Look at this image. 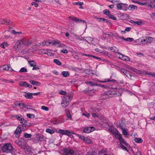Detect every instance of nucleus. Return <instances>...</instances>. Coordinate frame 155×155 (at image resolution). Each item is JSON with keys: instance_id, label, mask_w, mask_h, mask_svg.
<instances>
[{"instance_id": "nucleus-8", "label": "nucleus", "mask_w": 155, "mask_h": 155, "mask_svg": "<svg viewBox=\"0 0 155 155\" xmlns=\"http://www.w3.org/2000/svg\"><path fill=\"white\" fill-rule=\"evenodd\" d=\"M14 117L16 118L19 120L20 123L21 124H26L27 123L26 120L25 119L23 116L20 114H17Z\"/></svg>"}, {"instance_id": "nucleus-41", "label": "nucleus", "mask_w": 155, "mask_h": 155, "mask_svg": "<svg viewBox=\"0 0 155 155\" xmlns=\"http://www.w3.org/2000/svg\"><path fill=\"white\" fill-rule=\"evenodd\" d=\"M24 136L25 137L27 138H31L32 136V135L31 134H28L27 133H25L24 134Z\"/></svg>"}, {"instance_id": "nucleus-13", "label": "nucleus", "mask_w": 155, "mask_h": 155, "mask_svg": "<svg viewBox=\"0 0 155 155\" xmlns=\"http://www.w3.org/2000/svg\"><path fill=\"white\" fill-rule=\"evenodd\" d=\"M117 53L120 55V56L119 58L124 61H128L130 60V58L128 57L124 56L122 54H121L119 52H117Z\"/></svg>"}, {"instance_id": "nucleus-64", "label": "nucleus", "mask_w": 155, "mask_h": 155, "mask_svg": "<svg viewBox=\"0 0 155 155\" xmlns=\"http://www.w3.org/2000/svg\"><path fill=\"white\" fill-rule=\"evenodd\" d=\"M8 71H13V70L12 69V68L11 67V65L10 64H9L8 65Z\"/></svg>"}, {"instance_id": "nucleus-60", "label": "nucleus", "mask_w": 155, "mask_h": 155, "mask_svg": "<svg viewBox=\"0 0 155 155\" xmlns=\"http://www.w3.org/2000/svg\"><path fill=\"white\" fill-rule=\"evenodd\" d=\"M79 138H80L81 140H82L84 141H85V139L86 138V137H85L84 136H79Z\"/></svg>"}, {"instance_id": "nucleus-58", "label": "nucleus", "mask_w": 155, "mask_h": 155, "mask_svg": "<svg viewBox=\"0 0 155 155\" xmlns=\"http://www.w3.org/2000/svg\"><path fill=\"white\" fill-rule=\"evenodd\" d=\"M106 35H107L108 36H109V37H111V36H112L113 35V34L112 33V32H110V34H107L105 33H103V36H104V35L105 36Z\"/></svg>"}, {"instance_id": "nucleus-18", "label": "nucleus", "mask_w": 155, "mask_h": 155, "mask_svg": "<svg viewBox=\"0 0 155 155\" xmlns=\"http://www.w3.org/2000/svg\"><path fill=\"white\" fill-rule=\"evenodd\" d=\"M32 93H28L25 94L24 96L27 99H31L33 98Z\"/></svg>"}, {"instance_id": "nucleus-57", "label": "nucleus", "mask_w": 155, "mask_h": 155, "mask_svg": "<svg viewBox=\"0 0 155 155\" xmlns=\"http://www.w3.org/2000/svg\"><path fill=\"white\" fill-rule=\"evenodd\" d=\"M74 37L76 38L78 40H79L80 39V38L81 36L78 35L76 34H73Z\"/></svg>"}, {"instance_id": "nucleus-20", "label": "nucleus", "mask_w": 155, "mask_h": 155, "mask_svg": "<svg viewBox=\"0 0 155 155\" xmlns=\"http://www.w3.org/2000/svg\"><path fill=\"white\" fill-rule=\"evenodd\" d=\"M85 83L86 84H89L91 86H92V87L94 86H97V84L96 82H93L91 81L86 82Z\"/></svg>"}, {"instance_id": "nucleus-29", "label": "nucleus", "mask_w": 155, "mask_h": 155, "mask_svg": "<svg viewBox=\"0 0 155 155\" xmlns=\"http://www.w3.org/2000/svg\"><path fill=\"white\" fill-rule=\"evenodd\" d=\"M62 75L64 77H67L69 75V73L66 71H63L61 73Z\"/></svg>"}, {"instance_id": "nucleus-56", "label": "nucleus", "mask_w": 155, "mask_h": 155, "mask_svg": "<svg viewBox=\"0 0 155 155\" xmlns=\"http://www.w3.org/2000/svg\"><path fill=\"white\" fill-rule=\"evenodd\" d=\"M19 106H22L23 107H26L27 105H25V104L24 103H19L18 104Z\"/></svg>"}, {"instance_id": "nucleus-26", "label": "nucleus", "mask_w": 155, "mask_h": 155, "mask_svg": "<svg viewBox=\"0 0 155 155\" xmlns=\"http://www.w3.org/2000/svg\"><path fill=\"white\" fill-rule=\"evenodd\" d=\"M97 86H99L101 87H103L104 88H110V86L109 85H106L102 84H97Z\"/></svg>"}, {"instance_id": "nucleus-12", "label": "nucleus", "mask_w": 155, "mask_h": 155, "mask_svg": "<svg viewBox=\"0 0 155 155\" xmlns=\"http://www.w3.org/2000/svg\"><path fill=\"white\" fill-rule=\"evenodd\" d=\"M98 82L101 83H106L107 82H110V83L111 84L112 82L115 83L116 82V80L115 79H112L111 78H106L104 80V81H98Z\"/></svg>"}, {"instance_id": "nucleus-44", "label": "nucleus", "mask_w": 155, "mask_h": 155, "mask_svg": "<svg viewBox=\"0 0 155 155\" xmlns=\"http://www.w3.org/2000/svg\"><path fill=\"white\" fill-rule=\"evenodd\" d=\"M8 64H5L2 66V68L4 70L8 71Z\"/></svg>"}, {"instance_id": "nucleus-32", "label": "nucleus", "mask_w": 155, "mask_h": 155, "mask_svg": "<svg viewBox=\"0 0 155 155\" xmlns=\"http://www.w3.org/2000/svg\"><path fill=\"white\" fill-rule=\"evenodd\" d=\"M46 131L48 133L51 134H53L54 133V131L53 130H51L50 129L48 128L46 129Z\"/></svg>"}, {"instance_id": "nucleus-47", "label": "nucleus", "mask_w": 155, "mask_h": 155, "mask_svg": "<svg viewBox=\"0 0 155 155\" xmlns=\"http://www.w3.org/2000/svg\"><path fill=\"white\" fill-rule=\"evenodd\" d=\"M27 117L29 118H34L35 117V115L33 114H27Z\"/></svg>"}, {"instance_id": "nucleus-52", "label": "nucleus", "mask_w": 155, "mask_h": 155, "mask_svg": "<svg viewBox=\"0 0 155 155\" xmlns=\"http://www.w3.org/2000/svg\"><path fill=\"white\" fill-rule=\"evenodd\" d=\"M15 142L19 146H21L22 145V143L21 141L19 140H15Z\"/></svg>"}, {"instance_id": "nucleus-45", "label": "nucleus", "mask_w": 155, "mask_h": 155, "mask_svg": "<svg viewBox=\"0 0 155 155\" xmlns=\"http://www.w3.org/2000/svg\"><path fill=\"white\" fill-rule=\"evenodd\" d=\"M106 151H107L106 150L103 149L99 151L98 152V153L100 154H102L105 153L106 152Z\"/></svg>"}, {"instance_id": "nucleus-27", "label": "nucleus", "mask_w": 155, "mask_h": 155, "mask_svg": "<svg viewBox=\"0 0 155 155\" xmlns=\"http://www.w3.org/2000/svg\"><path fill=\"white\" fill-rule=\"evenodd\" d=\"M92 131L91 128L86 127L84 130V132L86 133H89Z\"/></svg>"}, {"instance_id": "nucleus-16", "label": "nucleus", "mask_w": 155, "mask_h": 155, "mask_svg": "<svg viewBox=\"0 0 155 155\" xmlns=\"http://www.w3.org/2000/svg\"><path fill=\"white\" fill-rule=\"evenodd\" d=\"M29 82L31 84L34 85L39 86L41 84V83L40 82L36 81L31 80Z\"/></svg>"}, {"instance_id": "nucleus-49", "label": "nucleus", "mask_w": 155, "mask_h": 155, "mask_svg": "<svg viewBox=\"0 0 155 155\" xmlns=\"http://www.w3.org/2000/svg\"><path fill=\"white\" fill-rule=\"evenodd\" d=\"M134 40V39L132 38H126V39L125 40V41H132Z\"/></svg>"}, {"instance_id": "nucleus-14", "label": "nucleus", "mask_w": 155, "mask_h": 155, "mask_svg": "<svg viewBox=\"0 0 155 155\" xmlns=\"http://www.w3.org/2000/svg\"><path fill=\"white\" fill-rule=\"evenodd\" d=\"M147 3L150 4L149 5V7H155V0H147Z\"/></svg>"}, {"instance_id": "nucleus-19", "label": "nucleus", "mask_w": 155, "mask_h": 155, "mask_svg": "<svg viewBox=\"0 0 155 155\" xmlns=\"http://www.w3.org/2000/svg\"><path fill=\"white\" fill-rule=\"evenodd\" d=\"M139 40L140 41L141 43L142 44H145L147 43L146 37H143L142 38L139 39Z\"/></svg>"}, {"instance_id": "nucleus-61", "label": "nucleus", "mask_w": 155, "mask_h": 155, "mask_svg": "<svg viewBox=\"0 0 155 155\" xmlns=\"http://www.w3.org/2000/svg\"><path fill=\"white\" fill-rule=\"evenodd\" d=\"M31 5H34L36 7H37L38 6V4L35 2H32L31 3Z\"/></svg>"}, {"instance_id": "nucleus-23", "label": "nucleus", "mask_w": 155, "mask_h": 155, "mask_svg": "<svg viewBox=\"0 0 155 155\" xmlns=\"http://www.w3.org/2000/svg\"><path fill=\"white\" fill-rule=\"evenodd\" d=\"M44 138V136L43 135H38L37 136L36 139L37 140L42 141Z\"/></svg>"}, {"instance_id": "nucleus-39", "label": "nucleus", "mask_w": 155, "mask_h": 155, "mask_svg": "<svg viewBox=\"0 0 155 155\" xmlns=\"http://www.w3.org/2000/svg\"><path fill=\"white\" fill-rule=\"evenodd\" d=\"M21 72H25L27 71V69L25 67H23L20 69L19 71Z\"/></svg>"}, {"instance_id": "nucleus-2", "label": "nucleus", "mask_w": 155, "mask_h": 155, "mask_svg": "<svg viewBox=\"0 0 155 155\" xmlns=\"http://www.w3.org/2000/svg\"><path fill=\"white\" fill-rule=\"evenodd\" d=\"M2 150L3 152L10 153L12 155H15L16 151L10 143H6L3 146Z\"/></svg>"}, {"instance_id": "nucleus-1", "label": "nucleus", "mask_w": 155, "mask_h": 155, "mask_svg": "<svg viewBox=\"0 0 155 155\" xmlns=\"http://www.w3.org/2000/svg\"><path fill=\"white\" fill-rule=\"evenodd\" d=\"M121 95V93L118 91L116 90L113 91H109L102 94L101 98L102 99H105L110 97H112L113 96H120Z\"/></svg>"}, {"instance_id": "nucleus-4", "label": "nucleus", "mask_w": 155, "mask_h": 155, "mask_svg": "<svg viewBox=\"0 0 155 155\" xmlns=\"http://www.w3.org/2000/svg\"><path fill=\"white\" fill-rule=\"evenodd\" d=\"M119 69H120L121 72L123 73L127 78H130V79L132 80L133 78L134 77V76L132 73L130 72L126 69L124 68L120 69V68H119Z\"/></svg>"}, {"instance_id": "nucleus-59", "label": "nucleus", "mask_w": 155, "mask_h": 155, "mask_svg": "<svg viewBox=\"0 0 155 155\" xmlns=\"http://www.w3.org/2000/svg\"><path fill=\"white\" fill-rule=\"evenodd\" d=\"M93 90V89L92 90H90L89 89H86V90H85L84 91V93L86 94L87 93H88L89 91H92Z\"/></svg>"}, {"instance_id": "nucleus-51", "label": "nucleus", "mask_w": 155, "mask_h": 155, "mask_svg": "<svg viewBox=\"0 0 155 155\" xmlns=\"http://www.w3.org/2000/svg\"><path fill=\"white\" fill-rule=\"evenodd\" d=\"M123 8L122 10H127V5L123 3Z\"/></svg>"}, {"instance_id": "nucleus-10", "label": "nucleus", "mask_w": 155, "mask_h": 155, "mask_svg": "<svg viewBox=\"0 0 155 155\" xmlns=\"http://www.w3.org/2000/svg\"><path fill=\"white\" fill-rule=\"evenodd\" d=\"M68 18L72 21L76 22L77 23H79L81 22L85 23V21L84 20H82L81 19L78 18L76 17H72L69 16Z\"/></svg>"}, {"instance_id": "nucleus-43", "label": "nucleus", "mask_w": 155, "mask_h": 155, "mask_svg": "<svg viewBox=\"0 0 155 155\" xmlns=\"http://www.w3.org/2000/svg\"><path fill=\"white\" fill-rule=\"evenodd\" d=\"M103 13L106 15H107L108 16L109 15H110L109 11L108 9H105L103 11Z\"/></svg>"}, {"instance_id": "nucleus-42", "label": "nucleus", "mask_w": 155, "mask_h": 155, "mask_svg": "<svg viewBox=\"0 0 155 155\" xmlns=\"http://www.w3.org/2000/svg\"><path fill=\"white\" fill-rule=\"evenodd\" d=\"M84 72L85 73H86L88 75H89L91 74V71L90 69H85L84 71Z\"/></svg>"}, {"instance_id": "nucleus-50", "label": "nucleus", "mask_w": 155, "mask_h": 155, "mask_svg": "<svg viewBox=\"0 0 155 155\" xmlns=\"http://www.w3.org/2000/svg\"><path fill=\"white\" fill-rule=\"evenodd\" d=\"M134 25H143V23L141 21H135Z\"/></svg>"}, {"instance_id": "nucleus-62", "label": "nucleus", "mask_w": 155, "mask_h": 155, "mask_svg": "<svg viewBox=\"0 0 155 155\" xmlns=\"http://www.w3.org/2000/svg\"><path fill=\"white\" fill-rule=\"evenodd\" d=\"M60 94L63 95H65L66 94V92L64 91L61 90L60 91Z\"/></svg>"}, {"instance_id": "nucleus-11", "label": "nucleus", "mask_w": 155, "mask_h": 155, "mask_svg": "<svg viewBox=\"0 0 155 155\" xmlns=\"http://www.w3.org/2000/svg\"><path fill=\"white\" fill-rule=\"evenodd\" d=\"M21 131H22L20 127H19V126H18L16 128V129L14 133V134L15 135V136L16 137L18 138L20 137V134L21 133Z\"/></svg>"}, {"instance_id": "nucleus-6", "label": "nucleus", "mask_w": 155, "mask_h": 155, "mask_svg": "<svg viewBox=\"0 0 155 155\" xmlns=\"http://www.w3.org/2000/svg\"><path fill=\"white\" fill-rule=\"evenodd\" d=\"M57 132L59 133L62 135H68V136H71L73 134H74V132L72 131H69L68 130H58Z\"/></svg>"}, {"instance_id": "nucleus-63", "label": "nucleus", "mask_w": 155, "mask_h": 155, "mask_svg": "<svg viewBox=\"0 0 155 155\" xmlns=\"http://www.w3.org/2000/svg\"><path fill=\"white\" fill-rule=\"evenodd\" d=\"M5 19H3L0 18V23H1L2 24H5Z\"/></svg>"}, {"instance_id": "nucleus-15", "label": "nucleus", "mask_w": 155, "mask_h": 155, "mask_svg": "<svg viewBox=\"0 0 155 155\" xmlns=\"http://www.w3.org/2000/svg\"><path fill=\"white\" fill-rule=\"evenodd\" d=\"M23 45L27 46L32 45L33 44L32 41L30 40H27L26 41H23Z\"/></svg>"}, {"instance_id": "nucleus-5", "label": "nucleus", "mask_w": 155, "mask_h": 155, "mask_svg": "<svg viewBox=\"0 0 155 155\" xmlns=\"http://www.w3.org/2000/svg\"><path fill=\"white\" fill-rule=\"evenodd\" d=\"M23 45L22 40L17 41L14 45L13 49L14 50L18 51L21 50Z\"/></svg>"}, {"instance_id": "nucleus-48", "label": "nucleus", "mask_w": 155, "mask_h": 155, "mask_svg": "<svg viewBox=\"0 0 155 155\" xmlns=\"http://www.w3.org/2000/svg\"><path fill=\"white\" fill-rule=\"evenodd\" d=\"M41 109L46 111H48L49 110V109L48 107L45 106H42Z\"/></svg>"}, {"instance_id": "nucleus-7", "label": "nucleus", "mask_w": 155, "mask_h": 155, "mask_svg": "<svg viewBox=\"0 0 155 155\" xmlns=\"http://www.w3.org/2000/svg\"><path fill=\"white\" fill-rule=\"evenodd\" d=\"M60 44L59 41H54V42H50L49 40L47 41H44L42 42V45L43 46H45V45H56L57 44Z\"/></svg>"}, {"instance_id": "nucleus-17", "label": "nucleus", "mask_w": 155, "mask_h": 155, "mask_svg": "<svg viewBox=\"0 0 155 155\" xmlns=\"http://www.w3.org/2000/svg\"><path fill=\"white\" fill-rule=\"evenodd\" d=\"M129 69L131 70L132 71L136 73L137 74L143 73L141 72L139 70L137 69L134 68L132 67H130L129 68Z\"/></svg>"}, {"instance_id": "nucleus-33", "label": "nucleus", "mask_w": 155, "mask_h": 155, "mask_svg": "<svg viewBox=\"0 0 155 155\" xmlns=\"http://www.w3.org/2000/svg\"><path fill=\"white\" fill-rule=\"evenodd\" d=\"M108 17L116 21L117 20V18L111 14H110L108 15Z\"/></svg>"}, {"instance_id": "nucleus-22", "label": "nucleus", "mask_w": 155, "mask_h": 155, "mask_svg": "<svg viewBox=\"0 0 155 155\" xmlns=\"http://www.w3.org/2000/svg\"><path fill=\"white\" fill-rule=\"evenodd\" d=\"M137 8V7L135 5H130L128 7V9L129 10H131L135 9H136Z\"/></svg>"}, {"instance_id": "nucleus-38", "label": "nucleus", "mask_w": 155, "mask_h": 155, "mask_svg": "<svg viewBox=\"0 0 155 155\" xmlns=\"http://www.w3.org/2000/svg\"><path fill=\"white\" fill-rule=\"evenodd\" d=\"M84 142L87 143H92V141L91 139H90V138H87L86 137L85 139Z\"/></svg>"}, {"instance_id": "nucleus-53", "label": "nucleus", "mask_w": 155, "mask_h": 155, "mask_svg": "<svg viewBox=\"0 0 155 155\" xmlns=\"http://www.w3.org/2000/svg\"><path fill=\"white\" fill-rule=\"evenodd\" d=\"M119 140H120L122 137L120 134L119 133H118L117 135L115 136Z\"/></svg>"}, {"instance_id": "nucleus-25", "label": "nucleus", "mask_w": 155, "mask_h": 155, "mask_svg": "<svg viewBox=\"0 0 155 155\" xmlns=\"http://www.w3.org/2000/svg\"><path fill=\"white\" fill-rule=\"evenodd\" d=\"M134 141L135 142L138 143H142L143 141L142 139L140 138H135L134 139Z\"/></svg>"}, {"instance_id": "nucleus-35", "label": "nucleus", "mask_w": 155, "mask_h": 155, "mask_svg": "<svg viewBox=\"0 0 155 155\" xmlns=\"http://www.w3.org/2000/svg\"><path fill=\"white\" fill-rule=\"evenodd\" d=\"M64 154L65 155L69 154V149L67 148H65L63 150Z\"/></svg>"}, {"instance_id": "nucleus-30", "label": "nucleus", "mask_w": 155, "mask_h": 155, "mask_svg": "<svg viewBox=\"0 0 155 155\" xmlns=\"http://www.w3.org/2000/svg\"><path fill=\"white\" fill-rule=\"evenodd\" d=\"M28 62L31 67H33L36 64V63L34 61H29Z\"/></svg>"}, {"instance_id": "nucleus-9", "label": "nucleus", "mask_w": 155, "mask_h": 155, "mask_svg": "<svg viewBox=\"0 0 155 155\" xmlns=\"http://www.w3.org/2000/svg\"><path fill=\"white\" fill-rule=\"evenodd\" d=\"M21 125H19L18 126L20 128L21 131H24L28 129L31 125L30 123H27L26 124H22Z\"/></svg>"}, {"instance_id": "nucleus-21", "label": "nucleus", "mask_w": 155, "mask_h": 155, "mask_svg": "<svg viewBox=\"0 0 155 155\" xmlns=\"http://www.w3.org/2000/svg\"><path fill=\"white\" fill-rule=\"evenodd\" d=\"M65 111L66 112V116L67 117L70 119L72 118V117L70 114V112L68 109H66L65 110Z\"/></svg>"}, {"instance_id": "nucleus-40", "label": "nucleus", "mask_w": 155, "mask_h": 155, "mask_svg": "<svg viewBox=\"0 0 155 155\" xmlns=\"http://www.w3.org/2000/svg\"><path fill=\"white\" fill-rule=\"evenodd\" d=\"M120 147L122 148L123 149H124L126 150L128 152L129 151L128 150L126 147H125L123 145L121 142H120Z\"/></svg>"}, {"instance_id": "nucleus-36", "label": "nucleus", "mask_w": 155, "mask_h": 155, "mask_svg": "<svg viewBox=\"0 0 155 155\" xmlns=\"http://www.w3.org/2000/svg\"><path fill=\"white\" fill-rule=\"evenodd\" d=\"M146 40H147V43H150L152 41H153V38L148 37H146Z\"/></svg>"}, {"instance_id": "nucleus-55", "label": "nucleus", "mask_w": 155, "mask_h": 155, "mask_svg": "<svg viewBox=\"0 0 155 155\" xmlns=\"http://www.w3.org/2000/svg\"><path fill=\"white\" fill-rule=\"evenodd\" d=\"M83 2H75L74 3V5H78L81 6L83 5Z\"/></svg>"}, {"instance_id": "nucleus-31", "label": "nucleus", "mask_w": 155, "mask_h": 155, "mask_svg": "<svg viewBox=\"0 0 155 155\" xmlns=\"http://www.w3.org/2000/svg\"><path fill=\"white\" fill-rule=\"evenodd\" d=\"M99 19V21L105 22H107V23H110V22L108 21V20L104 18H100Z\"/></svg>"}, {"instance_id": "nucleus-28", "label": "nucleus", "mask_w": 155, "mask_h": 155, "mask_svg": "<svg viewBox=\"0 0 155 155\" xmlns=\"http://www.w3.org/2000/svg\"><path fill=\"white\" fill-rule=\"evenodd\" d=\"M53 61L55 64L58 65H61V63L58 59H54V60Z\"/></svg>"}, {"instance_id": "nucleus-54", "label": "nucleus", "mask_w": 155, "mask_h": 155, "mask_svg": "<svg viewBox=\"0 0 155 155\" xmlns=\"http://www.w3.org/2000/svg\"><path fill=\"white\" fill-rule=\"evenodd\" d=\"M122 130V133L124 134V135H128L129 134H128L127 132V130L125 129H123Z\"/></svg>"}, {"instance_id": "nucleus-37", "label": "nucleus", "mask_w": 155, "mask_h": 155, "mask_svg": "<svg viewBox=\"0 0 155 155\" xmlns=\"http://www.w3.org/2000/svg\"><path fill=\"white\" fill-rule=\"evenodd\" d=\"M111 132L115 136H116L119 133L118 130L116 129H115V130H113L111 131Z\"/></svg>"}, {"instance_id": "nucleus-3", "label": "nucleus", "mask_w": 155, "mask_h": 155, "mask_svg": "<svg viewBox=\"0 0 155 155\" xmlns=\"http://www.w3.org/2000/svg\"><path fill=\"white\" fill-rule=\"evenodd\" d=\"M72 97L70 95H66L62 98L63 101L61 103L62 106L65 108L68 106L69 104V101L71 100Z\"/></svg>"}, {"instance_id": "nucleus-46", "label": "nucleus", "mask_w": 155, "mask_h": 155, "mask_svg": "<svg viewBox=\"0 0 155 155\" xmlns=\"http://www.w3.org/2000/svg\"><path fill=\"white\" fill-rule=\"evenodd\" d=\"M5 22L7 23V25H10L12 23V22L11 21L7 19H5Z\"/></svg>"}, {"instance_id": "nucleus-24", "label": "nucleus", "mask_w": 155, "mask_h": 155, "mask_svg": "<svg viewBox=\"0 0 155 155\" xmlns=\"http://www.w3.org/2000/svg\"><path fill=\"white\" fill-rule=\"evenodd\" d=\"M123 3H117V9L118 10H122V8H123Z\"/></svg>"}, {"instance_id": "nucleus-34", "label": "nucleus", "mask_w": 155, "mask_h": 155, "mask_svg": "<svg viewBox=\"0 0 155 155\" xmlns=\"http://www.w3.org/2000/svg\"><path fill=\"white\" fill-rule=\"evenodd\" d=\"M28 84L25 81H21L19 83V85L22 86H27Z\"/></svg>"}]
</instances>
